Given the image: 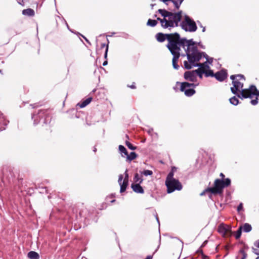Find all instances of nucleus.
<instances>
[{
	"label": "nucleus",
	"mask_w": 259,
	"mask_h": 259,
	"mask_svg": "<svg viewBox=\"0 0 259 259\" xmlns=\"http://www.w3.org/2000/svg\"><path fill=\"white\" fill-rule=\"evenodd\" d=\"M231 228L229 226H220L219 228V231L223 234L225 237L231 236L232 234Z\"/></svg>",
	"instance_id": "13"
},
{
	"label": "nucleus",
	"mask_w": 259,
	"mask_h": 259,
	"mask_svg": "<svg viewBox=\"0 0 259 259\" xmlns=\"http://www.w3.org/2000/svg\"><path fill=\"white\" fill-rule=\"evenodd\" d=\"M194 63L195 62L191 64L194 66L200 67V68L194 70L195 71V74H196V73H197L199 77L201 78L202 77V73H204V68L209 67L207 65L206 62H204L203 63H196V64Z\"/></svg>",
	"instance_id": "8"
},
{
	"label": "nucleus",
	"mask_w": 259,
	"mask_h": 259,
	"mask_svg": "<svg viewBox=\"0 0 259 259\" xmlns=\"http://www.w3.org/2000/svg\"><path fill=\"white\" fill-rule=\"evenodd\" d=\"M119 150L121 153V154H124L125 156H127L128 154V152L126 148L122 145L119 146Z\"/></svg>",
	"instance_id": "24"
},
{
	"label": "nucleus",
	"mask_w": 259,
	"mask_h": 259,
	"mask_svg": "<svg viewBox=\"0 0 259 259\" xmlns=\"http://www.w3.org/2000/svg\"><path fill=\"white\" fill-rule=\"evenodd\" d=\"M108 47H109L108 45H107L106 46V49L105 50V54H104V58L105 59H106L107 57V53H108Z\"/></svg>",
	"instance_id": "41"
},
{
	"label": "nucleus",
	"mask_w": 259,
	"mask_h": 259,
	"mask_svg": "<svg viewBox=\"0 0 259 259\" xmlns=\"http://www.w3.org/2000/svg\"><path fill=\"white\" fill-rule=\"evenodd\" d=\"M254 245H255L256 247L259 248V240H257V241L254 243Z\"/></svg>",
	"instance_id": "47"
},
{
	"label": "nucleus",
	"mask_w": 259,
	"mask_h": 259,
	"mask_svg": "<svg viewBox=\"0 0 259 259\" xmlns=\"http://www.w3.org/2000/svg\"><path fill=\"white\" fill-rule=\"evenodd\" d=\"M107 63H108V61H107V60H106V61H105L103 62V66H106V65L107 64Z\"/></svg>",
	"instance_id": "52"
},
{
	"label": "nucleus",
	"mask_w": 259,
	"mask_h": 259,
	"mask_svg": "<svg viewBox=\"0 0 259 259\" xmlns=\"http://www.w3.org/2000/svg\"><path fill=\"white\" fill-rule=\"evenodd\" d=\"M201 256H202V259H209V256L205 255L204 254H203L202 255H201Z\"/></svg>",
	"instance_id": "45"
},
{
	"label": "nucleus",
	"mask_w": 259,
	"mask_h": 259,
	"mask_svg": "<svg viewBox=\"0 0 259 259\" xmlns=\"http://www.w3.org/2000/svg\"><path fill=\"white\" fill-rule=\"evenodd\" d=\"M184 0H172V2L174 3L176 8L179 9L181 4L182 3Z\"/></svg>",
	"instance_id": "25"
},
{
	"label": "nucleus",
	"mask_w": 259,
	"mask_h": 259,
	"mask_svg": "<svg viewBox=\"0 0 259 259\" xmlns=\"http://www.w3.org/2000/svg\"><path fill=\"white\" fill-rule=\"evenodd\" d=\"M19 4L24 6L25 5V3L24 2V0H17Z\"/></svg>",
	"instance_id": "42"
},
{
	"label": "nucleus",
	"mask_w": 259,
	"mask_h": 259,
	"mask_svg": "<svg viewBox=\"0 0 259 259\" xmlns=\"http://www.w3.org/2000/svg\"><path fill=\"white\" fill-rule=\"evenodd\" d=\"M153 255H148L145 259H152Z\"/></svg>",
	"instance_id": "50"
},
{
	"label": "nucleus",
	"mask_w": 259,
	"mask_h": 259,
	"mask_svg": "<svg viewBox=\"0 0 259 259\" xmlns=\"http://www.w3.org/2000/svg\"><path fill=\"white\" fill-rule=\"evenodd\" d=\"M28 257L30 259H39V255L38 253L34 251H31L27 254Z\"/></svg>",
	"instance_id": "19"
},
{
	"label": "nucleus",
	"mask_w": 259,
	"mask_h": 259,
	"mask_svg": "<svg viewBox=\"0 0 259 259\" xmlns=\"http://www.w3.org/2000/svg\"><path fill=\"white\" fill-rule=\"evenodd\" d=\"M230 78L233 80L232 82L235 88L239 90H243V83L239 81V80L241 79L245 80V77L243 75H232L230 76Z\"/></svg>",
	"instance_id": "7"
},
{
	"label": "nucleus",
	"mask_w": 259,
	"mask_h": 259,
	"mask_svg": "<svg viewBox=\"0 0 259 259\" xmlns=\"http://www.w3.org/2000/svg\"><path fill=\"white\" fill-rule=\"evenodd\" d=\"M230 184L231 180L229 178L225 179L224 180L217 179L214 182V186L207 188L205 191L213 194H221L223 193V189L229 186Z\"/></svg>",
	"instance_id": "2"
},
{
	"label": "nucleus",
	"mask_w": 259,
	"mask_h": 259,
	"mask_svg": "<svg viewBox=\"0 0 259 259\" xmlns=\"http://www.w3.org/2000/svg\"><path fill=\"white\" fill-rule=\"evenodd\" d=\"M185 68L187 69H190L192 66L187 61H185L184 62Z\"/></svg>",
	"instance_id": "34"
},
{
	"label": "nucleus",
	"mask_w": 259,
	"mask_h": 259,
	"mask_svg": "<svg viewBox=\"0 0 259 259\" xmlns=\"http://www.w3.org/2000/svg\"><path fill=\"white\" fill-rule=\"evenodd\" d=\"M107 45H108V44L106 45L105 44H102L101 45V48H104V47H106V46H107Z\"/></svg>",
	"instance_id": "51"
},
{
	"label": "nucleus",
	"mask_w": 259,
	"mask_h": 259,
	"mask_svg": "<svg viewBox=\"0 0 259 259\" xmlns=\"http://www.w3.org/2000/svg\"><path fill=\"white\" fill-rule=\"evenodd\" d=\"M157 20L160 22L162 27L164 28H168L169 26H172V22L170 21H167L165 18L161 19L157 18Z\"/></svg>",
	"instance_id": "16"
},
{
	"label": "nucleus",
	"mask_w": 259,
	"mask_h": 259,
	"mask_svg": "<svg viewBox=\"0 0 259 259\" xmlns=\"http://www.w3.org/2000/svg\"><path fill=\"white\" fill-rule=\"evenodd\" d=\"M127 87L132 89H136V86L135 85V83L134 82H133L132 85H127Z\"/></svg>",
	"instance_id": "40"
},
{
	"label": "nucleus",
	"mask_w": 259,
	"mask_h": 259,
	"mask_svg": "<svg viewBox=\"0 0 259 259\" xmlns=\"http://www.w3.org/2000/svg\"><path fill=\"white\" fill-rule=\"evenodd\" d=\"M134 181L135 182H138V181H139V183H141L143 180H140V178H139V176L138 175V174H136L135 175V176H134Z\"/></svg>",
	"instance_id": "33"
},
{
	"label": "nucleus",
	"mask_w": 259,
	"mask_h": 259,
	"mask_svg": "<svg viewBox=\"0 0 259 259\" xmlns=\"http://www.w3.org/2000/svg\"><path fill=\"white\" fill-rule=\"evenodd\" d=\"M18 180H19V181H20V180H23V178H21V179H20V178H18Z\"/></svg>",
	"instance_id": "57"
},
{
	"label": "nucleus",
	"mask_w": 259,
	"mask_h": 259,
	"mask_svg": "<svg viewBox=\"0 0 259 259\" xmlns=\"http://www.w3.org/2000/svg\"><path fill=\"white\" fill-rule=\"evenodd\" d=\"M253 252L257 255H259V250L257 248H252Z\"/></svg>",
	"instance_id": "39"
},
{
	"label": "nucleus",
	"mask_w": 259,
	"mask_h": 259,
	"mask_svg": "<svg viewBox=\"0 0 259 259\" xmlns=\"http://www.w3.org/2000/svg\"><path fill=\"white\" fill-rule=\"evenodd\" d=\"M205 192H207V191H205V190H204V191L202 193H201V194H200V195H204V193H205ZM208 192H209L208 191Z\"/></svg>",
	"instance_id": "53"
},
{
	"label": "nucleus",
	"mask_w": 259,
	"mask_h": 259,
	"mask_svg": "<svg viewBox=\"0 0 259 259\" xmlns=\"http://www.w3.org/2000/svg\"><path fill=\"white\" fill-rule=\"evenodd\" d=\"M115 201V199H114V200H111V203H113V202H114Z\"/></svg>",
	"instance_id": "54"
},
{
	"label": "nucleus",
	"mask_w": 259,
	"mask_h": 259,
	"mask_svg": "<svg viewBox=\"0 0 259 259\" xmlns=\"http://www.w3.org/2000/svg\"><path fill=\"white\" fill-rule=\"evenodd\" d=\"M230 102L234 105H237L239 103V100L236 97H233L229 100Z\"/></svg>",
	"instance_id": "27"
},
{
	"label": "nucleus",
	"mask_w": 259,
	"mask_h": 259,
	"mask_svg": "<svg viewBox=\"0 0 259 259\" xmlns=\"http://www.w3.org/2000/svg\"><path fill=\"white\" fill-rule=\"evenodd\" d=\"M181 25L186 31L194 32L197 28L195 21L188 16L185 17V20L181 23Z\"/></svg>",
	"instance_id": "5"
},
{
	"label": "nucleus",
	"mask_w": 259,
	"mask_h": 259,
	"mask_svg": "<svg viewBox=\"0 0 259 259\" xmlns=\"http://www.w3.org/2000/svg\"><path fill=\"white\" fill-rule=\"evenodd\" d=\"M165 185L167 187V192L171 193L175 190H181L182 185L178 180H165Z\"/></svg>",
	"instance_id": "6"
},
{
	"label": "nucleus",
	"mask_w": 259,
	"mask_h": 259,
	"mask_svg": "<svg viewBox=\"0 0 259 259\" xmlns=\"http://www.w3.org/2000/svg\"><path fill=\"white\" fill-rule=\"evenodd\" d=\"M255 96L256 98L254 100H252L250 103L253 105H255L258 103V97H259V91L254 85H251L248 89L242 90L240 94H237V97L240 99L243 98H251L252 96Z\"/></svg>",
	"instance_id": "3"
},
{
	"label": "nucleus",
	"mask_w": 259,
	"mask_h": 259,
	"mask_svg": "<svg viewBox=\"0 0 259 259\" xmlns=\"http://www.w3.org/2000/svg\"><path fill=\"white\" fill-rule=\"evenodd\" d=\"M158 12L164 17V18H165V17H167V14L165 13L166 12V10L163 9H159Z\"/></svg>",
	"instance_id": "32"
},
{
	"label": "nucleus",
	"mask_w": 259,
	"mask_h": 259,
	"mask_svg": "<svg viewBox=\"0 0 259 259\" xmlns=\"http://www.w3.org/2000/svg\"><path fill=\"white\" fill-rule=\"evenodd\" d=\"M231 91L232 93L234 94H237V91H239L241 92V91L239 89H236V88H235L234 87L231 88Z\"/></svg>",
	"instance_id": "36"
},
{
	"label": "nucleus",
	"mask_w": 259,
	"mask_h": 259,
	"mask_svg": "<svg viewBox=\"0 0 259 259\" xmlns=\"http://www.w3.org/2000/svg\"><path fill=\"white\" fill-rule=\"evenodd\" d=\"M131 187L133 191L136 193L143 194L144 192L143 189L140 185V183L136 184H132Z\"/></svg>",
	"instance_id": "17"
},
{
	"label": "nucleus",
	"mask_w": 259,
	"mask_h": 259,
	"mask_svg": "<svg viewBox=\"0 0 259 259\" xmlns=\"http://www.w3.org/2000/svg\"><path fill=\"white\" fill-rule=\"evenodd\" d=\"M165 13H166V14H167V17H169V18L172 17L175 14V13H173L172 12H168L167 11H166V12H165Z\"/></svg>",
	"instance_id": "38"
},
{
	"label": "nucleus",
	"mask_w": 259,
	"mask_h": 259,
	"mask_svg": "<svg viewBox=\"0 0 259 259\" xmlns=\"http://www.w3.org/2000/svg\"><path fill=\"white\" fill-rule=\"evenodd\" d=\"M175 180V179L174 178V171L173 169L171 170V171L168 174L167 176L166 180Z\"/></svg>",
	"instance_id": "30"
},
{
	"label": "nucleus",
	"mask_w": 259,
	"mask_h": 259,
	"mask_svg": "<svg viewBox=\"0 0 259 259\" xmlns=\"http://www.w3.org/2000/svg\"><path fill=\"white\" fill-rule=\"evenodd\" d=\"M220 176L222 178V180H225V179H224L225 178V175H224L223 173H222V172L220 173Z\"/></svg>",
	"instance_id": "48"
},
{
	"label": "nucleus",
	"mask_w": 259,
	"mask_h": 259,
	"mask_svg": "<svg viewBox=\"0 0 259 259\" xmlns=\"http://www.w3.org/2000/svg\"><path fill=\"white\" fill-rule=\"evenodd\" d=\"M157 22L156 20H152L150 19H149L148 20L147 23V25H149V26H150L152 27H154V26H156L157 25Z\"/></svg>",
	"instance_id": "26"
},
{
	"label": "nucleus",
	"mask_w": 259,
	"mask_h": 259,
	"mask_svg": "<svg viewBox=\"0 0 259 259\" xmlns=\"http://www.w3.org/2000/svg\"><path fill=\"white\" fill-rule=\"evenodd\" d=\"M38 116L41 118H45L44 123L47 124L49 120H51L50 114L48 110H40L38 112Z\"/></svg>",
	"instance_id": "11"
},
{
	"label": "nucleus",
	"mask_w": 259,
	"mask_h": 259,
	"mask_svg": "<svg viewBox=\"0 0 259 259\" xmlns=\"http://www.w3.org/2000/svg\"><path fill=\"white\" fill-rule=\"evenodd\" d=\"M182 18L181 12L177 13H175L172 17L169 18L167 21H170L172 23V26H169L170 27H174V26H178L179 22L181 21Z\"/></svg>",
	"instance_id": "9"
},
{
	"label": "nucleus",
	"mask_w": 259,
	"mask_h": 259,
	"mask_svg": "<svg viewBox=\"0 0 259 259\" xmlns=\"http://www.w3.org/2000/svg\"><path fill=\"white\" fill-rule=\"evenodd\" d=\"M255 259H259V256L257 257Z\"/></svg>",
	"instance_id": "59"
},
{
	"label": "nucleus",
	"mask_w": 259,
	"mask_h": 259,
	"mask_svg": "<svg viewBox=\"0 0 259 259\" xmlns=\"http://www.w3.org/2000/svg\"><path fill=\"white\" fill-rule=\"evenodd\" d=\"M184 78L185 79L192 82L196 81L197 79L196 75L194 70L192 71H186L184 73Z\"/></svg>",
	"instance_id": "14"
},
{
	"label": "nucleus",
	"mask_w": 259,
	"mask_h": 259,
	"mask_svg": "<svg viewBox=\"0 0 259 259\" xmlns=\"http://www.w3.org/2000/svg\"><path fill=\"white\" fill-rule=\"evenodd\" d=\"M177 84H180V91L182 92H184L185 96L187 97H191L196 93L194 88L196 87V84L194 83H189L188 82H177Z\"/></svg>",
	"instance_id": "4"
},
{
	"label": "nucleus",
	"mask_w": 259,
	"mask_h": 259,
	"mask_svg": "<svg viewBox=\"0 0 259 259\" xmlns=\"http://www.w3.org/2000/svg\"><path fill=\"white\" fill-rule=\"evenodd\" d=\"M122 179H123L122 175H120L119 176L118 182L119 184L120 185V193L124 192L125 191L126 187L128 185V182H127V180H123V181H122Z\"/></svg>",
	"instance_id": "12"
},
{
	"label": "nucleus",
	"mask_w": 259,
	"mask_h": 259,
	"mask_svg": "<svg viewBox=\"0 0 259 259\" xmlns=\"http://www.w3.org/2000/svg\"><path fill=\"white\" fill-rule=\"evenodd\" d=\"M249 249V247L246 244H244L243 246L240 250H243L244 251H247Z\"/></svg>",
	"instance_id": "37"
},
{
	"label": "nucleus",
	"mask_w": 259,
	"mask_h": 259,
	"mask_svg": "<svg viewBox=\"0 0 259 259\" xmlns=\"http://www.w3.org/2000/svg\"><path fill=\"white\" fill-rule=\"evenodd\" d=\"M167 41L166 47L173 55L172 66L176 69L179 68L178 62L180 57L181 47L183 48L187 47L185 52L190 63L199 61L202 57L203 53L198 51L197 47L192 39L188 40L186 38H181L180 34L175 32L169 33Z\"/></svg>",
	"instance_id": "1"
},
{
	"label": "nucleus",
	"mask_w": 259,
	"mask_h": 259,
	"mask_svg": "<svg viewBox=\"0 0 259 259\" xmlns=\"http://www.w3.org/2000/svg\"><path fill=\"white\" fill-rule=\"evenodd\" d=\"M137 157V154L135 152H132L130 154L126 156V160L130 161L136 159Z\"/></svg>",
	"instance_id": "22"
},
{
	"label": "nucleus",
	"mask_w": 259,
	"mask_h": 259,
	"mask_svg": "<svg viewBox=\"0 0 259 259\" xmlns=\"http://www.w3.org/2000/svg\"><path fill=\"white\" fill-rule=\"evenodd\" d=\"M204 74L206 77L214 76V73L212 70H205V68H204Z\"/></svg>",
	"instance_id": "23"
},
{
	"label": "nucleus",
	"mask_w": 259,
	"mask_h": 259,
	"mask_svg": "<svg viewBox=\"0 0 259 259\" xmlns=\"http://www.w3.org/2000/svg\"><path fill=\"white\" fill-rule=\"evenodd\" d=\"M242 228H240V227H239L238 230L237 231V232H236V234H235V238L236 239H238L240 238L241 235V233H242Z\"/></svg>",
	"instance_id": "28"
},
{
	"label": "nucleus",
	"mask_w": 259,
	"mask_h": 259,
	"mask_svg": "<svg viewBox=\"0 0 259 259\" xmlns=\"http://www.w3.org/2000/svg\"><path fill=\"white\" fill-rule=\"evenodd\" d=\"M124 180H126L127 182H128V175L127 172V170L125 171V177H124Z\"/></svg>",
	"instance_id": "44"
},
{
	"label": "nucleus",
	"mask_w": 259,
	"mask_h": 259,
	"mask_svg": "<svg viewBox=\"0 0 259 259\" xmlns=\"http://www.w3.org/2000/svg\"><path fill=\"white\" fill-rule=\"evenodd\" d=\"M38 122L35 121V120H34V124H37Z\"/></svg>",
	"instance_id": "55"
},
{
	"label": "nucleus",
	"mask_w": 259,
	"mask_h": 259,
	"mask_svg": "<svg viewBox=\"0 0 259 259\" xmlns=\"http://www.w3.org/2000/svg\"><path fill=\"white\" fill-rule=\"evenodd\" d=\"M227 72L226 70H221L214 73V77L219 81L225 80L227 77Z\"/></svg>",
	"instance_id": "10"
},
{
	"label": "nucleus",
	"mask_w": 259,
	"mask_h": 259,
	"mask_svg": "<svg viewBox=\"0 0 259 259\" xmlns=\"http://www.w3.org/2000/svg\"><path fill=\"white\" fill-rule=\"evenodd\" d=\"M175 169H176V168H175V167H174L172 168V169H171V170H172V169H173V171H174Z\"/></svg>",
	"instance_id": "56"
},
{
	"label": "nucleus",
	"mask_w": 259,
	"mask_h": 259,
	"mask_svg": "<svg viewBox=\"0 0 259 259\" xmlns=\"http://www.w3.org/2000/svg\"><path fill=\"white\" fill-rule=\"evenodd\" d=\"M92 100V98H89L82 102L80 104H78V105L80 108H83L90 104Z\"/></svg>",
	"instance_id": "21"
},
{
	"label": "nucleus",
	"mask_w": 259,
	"mask_h": 259,
	"mask_svg": "<svg viewBox=\"0 0 259 259\" xmlns=\"http://www.w3.org/2000/svg\"><path fill=\"white\" fill-rule=\"evenodd\" d=\"M243 208V205H242V203H240L237 207V210L238 211H240L241 210H242Z\"/></svg>",
	"instance_id": "43"
},
{
	"label": "nucleus",
	"mask_w": 259,
	"mask_h": 259,
	"mask_svg": "<svg viewBox=\"0 0 259 259\" xmlns=\"http://www.w3.org/2000/svg\"><path fill=\"white\" fill-rule=\"evenodd\" d=\"M168 34H164L161 32H159L156 34V38L158 41L162 42L164 41L166 39L167 40V37Z\"/></svg>",
	"instance_id": "15"
},
{
	"label": "nucleus",
	"mask_w": 259,
	"mask_h": 259,
	"mask_svg": "<svg viewBox=\"0 0 259 259\" xmlns=\"http://www.w3.org/2000/svg\"><path fill=\"white\" fill-rule=\"evenodd\" d=\"M197 252L198 253H200V254H201V255H202L203 254H204V253H203V250H202V249L201 248H199V249L197 250Z\"/></svg>",
	"instance_id": "46"
},
{
	"label": "nucleus",
	"mask_w": 259,
	"mask_h": 259,
	"mask_svg": "<svg viewBox=\"0 0 259 259\" xmlns=\"http://www.w3.org/2000/svg\"><path fill=\"white\" fill-rule=\"evenodd\" d=\"M126 146L131 150H135L137 149V147L133 146L130 142L126 141L125 142Z\"/></svg>",
	"instance_id": "31"
},
{
	"label": "nucleus",
	"mask_w": 259,
	"mask_h": 259,
	"mask_svg": "<svg viewBox=\"0 0 259 259\" xmlns=\"http://www.w3.org/2000/svg\"><path fill=\"white\" fill-rule=\"evenodd\" d=\"M143 174L146 176H150V175H152V174H153V172L151 171V170H145L143 172Z\"/></svg>",
	"instance_id": "35"
},
{
	"label": "nucleus",
	"mask_w": 259,
	"mask_h": 259,
	"mask_svg": "<svg viewBox=\"0 0 259 259\" xmlns=\"http://www.w3.org/2000/svg\"><path fill=\"white\" fill-rule=\"evenodd\" d=\"M239 254L241 255V257L240 259H246L247 256V254L245 251H244L243 250H239Z\"/></svg>",
	"instance_id": "29"
},
{
	"label": "nucleus",
	"mask_w": 259,
	"mask_h": 259,
	"mask_svg": "<svg viewBox=\"0 0 259 259\" xmlns=\"http://www.w3.org/2000/svg\"><path fill=\"white\" fill-rule=\"evenodd\" d=\"M22 13L23 15L29 17H33L35 15L34 11L30 8L23 10Z\"/></svg>",
	"instance_id": "18"
},
{
	"label": "nucleus",
	"mask_w": 259,
	"mask_h": 259,
	"mask_svg": "<svg viewBox=\"0 0 259 259\" xmlns=\"http://www.w3.org/2000/svg\"><path fill=\"white\" fill-rule=\"evenodd\" d=\"M79 214H80V216H82V213H81V212H79Z\"/></svg>",
	"instance_id": "58"
},
{
	"label": "nucleus",
	"mask_w": 259,
	"mask_h": 259,
	"mask_svg": "<svg viewBox=\"0 0 259 259\" xmlns=\"http://www.w3.org/2000/svg\"><path fill=\"white\" fill-rule=\"evenodd\" d=\"M207 240L205 241L202 243V244L201 245V247H201V248L203 247H204V246L207 244Z\"/></svg>",
	"instance_id": "49"
},
{
	"label": "nucleus",
	"mask_w": 259,
	"mask_h": 259,
	"mask_svg": "<svg viewBox=\"0 0 259 259\" xmlns=\"http://www.w3.org/2000/svg\"><path fill=\"white\" fill-rule=\"evenodd\" d=\"M240 228H242V230H243L244 232H249L252 229L251 226L248 223H245L243 225L240 226Z\"/></svg>",
	"instance_id": "20"
}]
</instances>
